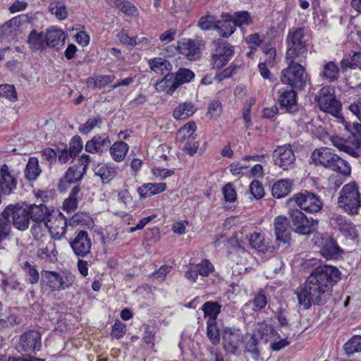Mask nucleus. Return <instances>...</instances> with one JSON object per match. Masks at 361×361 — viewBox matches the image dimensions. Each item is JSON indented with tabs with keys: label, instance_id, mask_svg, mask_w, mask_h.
Listing matches in <instances>:
<instances>
[{
	"label": "nucleus",
	"instance_id": "e433bc0d",
	"mask_svg": "<svg viewBox=\"0 0 361 361\" xmlns=\"http://www.w3.org/2000/svg\"><path fill=\"white\" fill-rule=\"evenodd\" d=\"M250 246L259 252H265L269 250L264 233L255 232L249 238Z\"/></svg>",
	"mask_w": 361,
	"mask_h": 361
},
{
	"label": "nucleus",
	"instance_id": "7ed1b4c3",
	"mask_svg": "<svg viewBox=\"0 0 361 361\" xmlns=\"http://www.w3.org/2000/svg\"><path fill=\"white\" fill-rule=\"evenodd\" d=\"M338 203L345 212L357 214L361 207V195L355 183L345 185L339 193Z\"/></svg>",
	"mask_w": 361,
	"mask_h": 361
},
{
	"label": "nucleus",
	"instance_id": "6e6552de",
	"mask_svg": "<svg viewBox=\"0 0 361 361\" xmlns=\"http://www.w3.org/2000/svg\"><path fill=\"white\" fill-rule=\"evenodd\" d=\"M275 165L284 171L291 170L295 165V156L290 145L279 146L273 152Z\"/></svg>",
	"mask_w": 361,
	"mask_h": 361
},
{
	"label": "nucleus",
	"instance_id": "cd10ccee",
	"mask_svg": "<svg viewBox=\"0 0 361 361\" xmlns=\"http://www.w3.org/2000/svg\"><path fill=\"white\" fill-rule=\"evenodd\" d=\"M340 249L336 243L331 238H323L320 248L321 255L326 259L336 258Z\"/></svg>",
	"mask_w": 361,
	"mask_h": 361
},
{
	"label": "nucleus",
	"instance_id": "c03bdc74",
	"mask_svg": "<svg viewBox=\"0 0 361 361\" xmlns=\"http://www.w3.org/2000/svg\"><path fill=\"white\" fill-rule=\"evenodd\" d=\"M221 306L216 302H206L202 306L204 317H208V319H214V321H216V317L221 312Z\"/></svg>",
	"mask_w": 361,
	"mask_h": 361
},
{
	"label": "nucleus",
	"instance_id": "9b49d317",
	"mask_svg": "<svg viewBox=\"0 0 361 361\" xmlns=\"http://www.w3.org/2000/svg\"><path fill=\"white\" fill-rule=\"evenodd\" d=\"M49 233L56 240L61 239L66 234L67 221L61 212L52 213L47 218Z\"/></svg>",
	"mask_w": 361,
	"mask_h": 361
},
{
	"label": "nucleus",
	"instance_id": "58836bf2",
	"mask_svg": "<svg viewBox=\"0 0 361 361\" xmlns=\"http://www.w3.org/2000/svg\"><path fill=\"white\" fill-rule=\"evenodd\" d=\"M108 4L112 8H118L128 16H134L137 12L136 8L128 1L108 0Z\"/></svg>",
	"mask_w": 361,
	"mask_h": 361
},
{
	"label": "nucleus",
	"instance_id": "4be33fe9",
	"mask_svg": "<svg viewBox=\"0 0 361 361\" xmlns=\"http://www.w3.org/2000/svg\"><path fill=\"white\" fill-rule=\"evenodd\" d=\"M84 173H85L80 169V167L78 166H73L69 167L64 177L61 178L59 181V190L61 192L66 190L68 185L81 180Z\"/></svg>",
	"mask_w": 361,
	"mask_h": 361
},
{
	"label": "nucleus",
	"instance_id": "f03ea898",
	"mask_svg": "<svg viewBox=\"0 0 361 361\" xmlns=\"http://www.w3.org/2000/svg\"><path fill=\"white\" fill-rule=\"evenodd\" d=\"M288 67L281 73V81L291 88L302 90L309 80L305 68L297 60L286 59Z\"/></svg>",
	"mask_w": 361,
	"mask_h": 361
},
{
	"label": "nucleus",
	"instance_id": "412c9836",
	"mask_svg": "<svg viewBox=\"0 0 361 361\" xmlns=\"http://www.w3.org/2000/svg\"><path fill=\"white\" fill-rule=\"evenodd\" d=\"M178 48L180 53L190 61H195L200 57V47L193 40L183 39L178 42Z\"/></svg>",
	"mask_w": 361,
	"mask_h": 361
},
{
	"label": "nucleus",
	"instance_id": "b1692460",
	"mask_svg": "<svg viewBox=\"0 0 361 361\" xmlns=\"http://www.w3.org/2000/svg\"><path fill=\"white\" fill-rule=\"evenodd\" d=\"M166 184L165 183H144L137 189V193L140 199L150 197L157 194L161 193L166 190Z\"/></svg>",
	"mask_w": 361,
	"mask_h": 361
},
{
	"label": "nucleus",
	"instance_id": "1a4fd4ad",
	"mask_svg": "<svg viewBox=\"0 0 361 361\" xmlns=\"http://www.w3.org/2000/svg\"><path fill=\"white\" fill-rule=\"evenodd\" d=\"M318 106L320 110L338 117L341 109V104L338 102L335 96L330 93L329 88H322L318 95Z\"/></svg>",
	"mask_w": 361,
	"mask_h": 361
},
{
	"label": "nucleus",
	"instance_id": "c9c22d12",
	"mask_svg": "<svg viewBox=\"0 0 361 361\" xmlns=\"http://www.w3.org/2000/svg\"><path fill=\"white\" fill-rule=\"evenodd\" d=\"M93 170L94 174L99 176L103 181H108L116 174V169L109 164H98Z\"/></svg>",
	"mask_w": 361,
	"mask_h": 361
},
{
	"label": "nucleus",
	"instance_id": "20e7f679",
	"mask_svg": "<svg viewBox=\"0 0 361 361\" xmlns=\"http://www.w3.org/2000/svg\"><path fill=\"white\" fill-rule=\"evenodd\" d=\"M288 49L286 59L303 62L307 57V45L304 40V32L301 28L289 32L287 37Z\"/></svg>",
	"mask_w": 361,
	"mask_h": 361
},
{
	"label": "nucleus",
	"instance_id": "c756f323",
	"mask_svg": "<svg viewBox=\"0 0 361 361\" xmlns=\"http://www.w3.org/2000/svg\"><path fill=\"white\" fill-rule=\"evenodd\" d=\"M197 108L192 102L180 104L173 112V116L176 120H185L195 114Z\"/></svg>",
	"mask_w": 361,
	"mask_h": 361
},
{
	"label": "nucleus",
	"instance_id": "5fc2aeb1",
	"mask_svg": "<svg viewBox=\"0 0 361 361\" xmlns=\"http://www.w3.org/2000/svg\"><path fill=\"white\" fill-rule=\"evenodd\" d=\"M197 26L202 30H216V20L212 16H202L198 21Z\"/></svg>",
	"mask_w": 361,
	"mask_h": 361
},
{
	"label": "nucleus",
	"instance_id": "0e129e2a",
	"mask_svg": "<svg viewBox=\"0 0 361 361\" xmlns=\"http://www.w3.org/2000/svg\"><path fill=\"white\" fill-rule=\"evenodd\" d=\"M126 331V325L121 322H117L113 326L111 334L114 338L119 339L124 336Z\"/></svg>",
	"mask_w": 361,
	"mask_h": 361
},
{
	"label": "nucleus",
	"instance_id": "5701e85b",
	"mask_svg": "<svg viewBox=\"0 0 361 361\" xmlns=\"http://www.w3.org/2000/svg\"><path fill=\"white\" fill-rule=\"evenodd\" d=\"M66 39L64 32L56 27H51L47 30L46 43L47 47H51L59 49L63 45Z\"/></svg>",
	"mask_w": 361,
	"mask_h": 361
},
{
	"label": "nucleus",
	"instance_id": "72a5a7b5",
	"mask_svg": "<svg viewBox=\"0 0 361 361\" xmlns=\"http://www.w3.org/2000/svg\"><path fill=\"white\" fill-rule=\"evenodd\" d=\"M42 170L36 157L29 159L25 169V177L28 180H35L41 174Z\"/></svg>",
	"mask_w": 361,
	"mask_h": 361
},
{
	"label": "nucleus",
	"instance_id": "49530a36",
	"mask_svg": "<svg viewBox=\"0 0 361 361\" xmlns=\"http://www.w3.org/2000/svg\"><path fill=\"white\" fill-rule=\"evenodd\" d=\"M118 202L121 207L126 211H130L135 207V204L127 190L118 192Z\"/></svg>",
	"mask_w": 361,
	"mask_h": 361
},
{
	"label": "nucleus",
	"instance_id": "680f3d73",
	"mask_svg": "<svg viewBox=\"0 0 361 361\" xmlns=\"http://www.w3.org/2000/svg\"><path fill=\"white\" fill-rule=\"evenodd\" d=\"M222 193L226 202H233L236 200L237 195L233 185L228 183L222 188Z\"/></svg>",
	"mask_w": 361,
	"mask_h": 361
},
{
	"label": "nucleus",
	"instance_id": "393cba45",
	"mask_svg": "<svg viewBox=\"0 0 361 361\" xmlns=\"http://www.w3.org/2000/svg\"><path fill=\"white\" fill-rule=\"evenodd\" d=\"M57 250L54 242L50 240L45 247L37 250V257L47 263H54L57 260Z\"/></svg>",
	"mask_w": 361,
	"mask_h": 361
},
{
	"label": "nucleus",
	"instance_id": "ddd939ff",
	"mask_svg": "<svg viewBox=\"0 0 361 361\" xmlns=\"http://www.w3.org/2000/svg\"><path fill=\"white\" fill-rule=\"evenodd\" d=\"M214 271V265L207 259H203L199 264H190L185 273L187 279L196 281L198 275L203 277L209 276Z\"/></svg>",
	"mask_w": 361,
	"mask_h": 361
},
{
	"label": "nucleus",
	"instance_id": "338daca9",
	"mask_svg": "<svg viewBox=\"0 0 361 361\" xmlns=\"http://www.w3.org/2000/svg\"><path fill=\"white\" fill-rule=\"evenodd\" d=\"M258 338L256 334L252 335L246 341V350L252 354L258 355L259 350L257 348Z\"/></svg>",
	"mask_w": 361,
	"mask_h": 361
},
{
	"label": "nucleus",
	"instance_id": "774afa93",
	"mask_svg": "<svg viewBox=\"0 0 361 361\" xmlns=\"http://www.w3.org/2000/svg\"><path fill=\"white\" fill-rule=\"evenodd\" d=\"M222 111L221 104L218 101H213L209 104L208 109V114L210 115L211 118H216L219 117Z\"/></svg>",
	"mask_w": 361,
	"mask_h": 361
},
{
	"label": "nucleus",
	"instance_id": "8fccbe9b",
	"mask_svg": "<svg viewBox=\"0 0 361 361\" xmlns=\"http://www.w3.org/2000/svg\"><path fill=\"white\" fill-rule=\"evenodd\" d=\"M0 97L6 98L11 102H16L18 95L14 85L9 84L0 85Z\"/></svg>",
	"mask_w": 361,
	"mask_h": 361
},
{
	"label": "nucleus",
	"instance_id": "2f4dec72",
	"mask_svg": "<svg viewBox=\"0 0 361 361\" xmlns=\"http://www.w3.org/2000/svg\"><path fill=\"white\" fill-rule=\"evenodd\" d=\"M292 182L289 179H281L275 183L271 189L272 195L276 198L286 196L291 191Z\"/></svg>",
	"mask_w": 361,
	"mask_h": 361
},
{
	"label": "nucleus",
	"instance_id": "bf43d9fd",
	"mask_svg": "<svg viewBox=\"0 0 361 361\" xmlns=\"http://www.w3.org/2000/svg\"><path fill=\"white\" fill-rule=\"evenodd\" d=\"M102 123V120L99 118H89L85 123L79 127V131L82 134H88L94 128L99 126Z\"/></svg>",
	"mask_w": 361,
	"mask_h": 361
},
{
	"label": "nucleus",
	"instance_id": "ea45409f",
	"mask_svg": "<svg viewBox=\"0 0 361 361\" xmlns=\"http://www.w3.org/2000/svg\"><path fill=\"white\" fill-rule=\"evenodd\" d=\"M338 75L339 68L333 61H329L324 66L323 71L321 74L324 78L330 82L336 81L338 78Z\"/></svg>",
	"mask_w": 361,
	"mask_h": 361
},
{
	"label": "nucleus",
	"instance_id": "f8f14e48",
	"mask_svg": "<svg viewBox=\"0 0 361 361\" xmlns=\"http://www.w3.org/2000/svg\"><path fill=\"white\" fill-rule=\"evenodd\" d=\"M71 247L78 257H84L90 252L92 240L85 231H80L70 243Z\"/></svg>",
	"mask_w": 361,
	"mask_h": 361
},
{
	"label": "nucleus",
	"instance_id": "4d7b16f0",
	"mask_svg": "<svg viewBox=\"0 0 361 361\" xmlns=\"http://www.w3.org/2000/svg\"><path fill=\"white\" fill-rule=\"evenodd\" d=\"M232 16L236 26L248 25L252 23V19L247 11L235 12Z\"/></svg>",
	"mask_w": 361,
	"mask_h": 361
},
{
	"label": "nucleus",
	"instance_id": "aec40b11",
	"mask_svg": "<svg viewBox=\"0 0 361 361\" xmlns=\"http://www.w3.org/2000/svg\"><path fill=\"white\" fill-rule=\"evenodd\" d=\"M297 93L291 89H283L279 91V102L287 111H295L297 109Z\"/></svg>",
	"mask_w": 361,
	"mask_h": 361
},
{
	"label": "nucleus",
	"instance_id": "f3484780",
	"mask_svg": "<svg viewBox=\"0 0 361 361\" xmlns=\"http://www.w3.org/2000/svg\"><path fill=\"white\" fill-rule=\"evenodd\" d=\"M334 151L328 147H321L314 149L311 155V158L315 165L322 166L325 168H330L332 161L336 157Z\"/></svg>",
	"mask_w": 361,
	"mask_h": 361
},
{
	"label": "nucleus",
	"instance_id": "dca6fc26",
	"mask_svg": "<svg viewBox=\"0 0 361 361\" xmlns=\"http://www.w3.org/2000/svg\"><path fill=\"white\" fill-rule=\"evenodd\" d=\"M243 340V336L238 329H225L223 332L224 349L230 353H235Z\"/></svg>",
	"mask_w": 361,
	"mask_h": 361
},
{
	"label": "nucleus",
	"instance_id": "a878e982",
	"mask_svg": "<svg viewBox=\"0 0 361 361\" xmlns=\"http://www.w3.org/2000/svg\"><path fill=\"white\" fill-rule=\"evenodd\" d=\"M27 207L28 208L27 210L30 219L34 223L47 221L49 216L52 214L48 207L43 204L27 205Z\"/></svg>",
	"mask_w": 361,
	"mask_h": 361
},
{
	"label": "nucleus",
	"instance_id": "13d9d810",
	"mask_svg": "<svg viewBox=\"0 0 361 361\" xmlns=\"http://www.w3.org/2000/svg\"><path fill=\"white\" fill-rule=\"evenodd\" d=\"M60 290L70 288L75 281V276L70 272L59 273Z\"/></svg>",
	"mask_w": 361,
	"mask_h": 361
},
{
	"label": "nucleus",
	"instance_id": "4c0bfd02",
	"mask_svg": "<svg viewBox=\"0 0 361 361\" xmlns=\"http://www.w3.org/2000/svg\"><path fill=\"white\" fill-rule=\"evenodd\" d=\"M42 276L43 281L49 291L60 290L58 272L44 271Z\"/></svg>",
	"mask_w": 361,
	"mask_h": 361
},
{
	"label": "nucleus",
	"instance_id": "de8ad7c7",
	"mask_svg": "<svg viewBox=\"0 0 361 361\" xmlns=\"http://www.w3.org/2000/svg\"><path fill=\"white\" fill-rule=\"evenodd\" d=\"M207 335L212 344L216 345L219 343L220 334L216 326V321H214V319H207Z\"/></svg>",
	"mask_w": 361,
	"mask_h": 361
},
{
	"label": "nucleus",
	"instance_id": "6ab92c4d",
	"mask_svg": "<svg viewBox=\"0 0 361 361\" xmlns=\"http://www.w3.org/2000/svg\"><path fill=\"white\" fill-rule=\"evenodd\" d=\"M221 20H216V28L219 35L223 37L231 36L235 30V23L232 14L222 13Z\"/></svg>",
	"mask_w": 361,
	"mask_h": 361
},
{
	"label": "nucleus",
	"instance_id": "7c9ffc66",
	"mask_svg": "<svg viewBox=\"0 0 361 361\" xmlns=\"http://www.w3.org/2000/svg\"><path fill=\"white\" fill-rule=\"evenodd\" d=\"M177 88L178 86L173 74H166L162 80L156 83L157 90L165 92L168 94H172Z\"/></svg>",
	"mask_w": 361,
	"mask_h": 361
},
{
	"label": "nucleus",
	"instance_id": "603ef678",
	"mask_svg": "<svg viewBox=\"0 0 361 361\" xmlns=\"http://www.w3.org/2000/svg\"><path fill=\"white\" fill-rule=\"evenodd\" d=\"M194 76V73L189 69L180 68L176 75H174V79L177 82L179 87L181 85L189 82Z\"/></svg>",
	"mask_w": 361,
	"mask_h": 361
},
{
	"label": "nucleus",
	"instance_id": "9d476101",
	"mask_svg": "<svg viewBox=\"0 0 361 361\" xmlns=\"http://www.w3.org/2000/svg\"><path fill=\"white\" fill-rule=\"evenodd\" d=\"M233 47L226 42H219L212 54L211 65L213 68H221L226 66L233 55Z\"/></svg>",
	"mask_w": 361,
	"mask_h": 361
},
{
	"label": "nucleus",
	"instance_id": "e2e57ef3",
	"mask_svg": "<svg viewBox=\"0 0 361 361\" xmlns=\"http://www.w3.org/2000/svg\"><path fill=\"white\" fill-rule=\"evenodd\" d=\"M11 224L2 214L0 216V242L5 239L10 232Z\"/></svg>",
	"mask_w": 361,
	"mask_h": 361
},
{
	"label": "nucleus",
	"instance_id": "052dcab7",
	"mask_svg": "<svg viewBox=\"0 0 361 361\" xmlns=\"http://www.w3.org/2000/svg\"><path fill=\"white\" fill-rule=\"evenodd\" d=\"M250 194L257 200L261 199L264 195L262 184L259 180H253L250 185Z\"/></svg>",
	"mask_w": 361,
	"mask_h": 361
},
{
	"label": "nucleus",
	"instance_id": "f257e3e1",
	"mask_svg": "<svg viewBox=\"0 0 361 361\" xmlns=\"http://www.w3.org/2000/svg\"><path fill=\"white\" fill-rule=\"evenodd\" d=\"M340 279L341 272L336 267L326 264L316 267L307 279L305 287L296 291L300 306L307 310L312 303L321 305L326 302L333 286Z\"/></svg>",
	"mask_w": 361,
	"mask_h": 361
},
{
	"label": "nucleus",
	"instance_id": "39448f33",
	"mask_svg": "<svg viewBox=\"0 0 361 361\" xmlns=\"http://www.w3.org/2000/svg\"><path fill=\"white\" fill-rule=\"evenodd\" d=\"M27 209V205L9 204L4 209L2 215L16 229L25 231L28 228L30 222V216Z\"/></svg>",
	"mask_w": 361,
	"mask_h": 361
},
{
	"label": "nucleus",
	"instance_id": "c85d7f7f",
	"mask_svg": "<svg viewBox=\"0 0 361 361\" xmlns=\"http://www.w3.org/2000/svg\"><path fill=\"white\" fill-rule=\"evenodd\" d=\"M27 42L30 49L33 51H41L47 47L46 36L43 32H37L35 30L30 32Z\"/></svg>",
	"mask_w": 361,
	"mask_h": 361
},
{
	"label": "nucleus",
	"instance_id": "09e8293b",
	"mask_svg": "<svg viewBox=\"0 0 361 361\" xmlns=\"http://www.w3.org/2000/svg\"><path fill=\"white\" fill-rule=\"evenodd\" d=\"M344 350L348 355L361 352V336H353L344 345Z\"/></svg>",
	"mask_w": 361,
	"mask_h": 361
},
{
	"label": "nucleus",
	"instance_id": "f704fd0d",
	"mask_svg": "<svg viewBox=\"0 0 361 361\" xmlns=\"http://www.w3.org/2000/svg\"><path fill=\"white\" fill-rule=\"evenodd\" d=\"M149 64L150 68L156 72L157 73H159L161 75H166L170 74L169 72L172 69V65L171 63L164 59L161 58H155L149 60Z\"/></svg>",
	"mask_w": 361,
	"mask_h": 361
},
{
	"label": "nucleus",
	"instance_id": "bb28decb",
	"mask_svg": "<svg viewBox=\"0 0 361 361\" xmlns=\"http://www.w3.org/2000/svg\"><path fill=\"white\" fill-rule=\"evenodd\" d=\"M110 140L105 135H95L85 145V150L90 153L101 152L104 147L109 146Z\"/></svg>",
	"mask_w": 361,
	"mask_h": 361
},
{
	"label": "nucleus",
	"instance_id": "37998d69",
	"mask_svg": "<svg viewBox=\"0 0 361 361\" xmlns=\"http://www.w3.org/2000/svg\"><path fill=\"white\" fill-rule=\"evenodd\" d=\"M334 159L335 161H332L330 169L344 176H349L351 173V167L345 160L341 159L337 154H336Z\"/></svg>",
	"mask_w": 361,
	"mask_h": 361
},
{
	"label": "nucleus",
	"instance_id": "6e6d98bb",
	"mask_svg": "<svg viewBox=\"0 0 361 361\" xmlns=\"http://www.w3.org/2000/svg\"><path fill=\"white\" fill-rule=\"evenodd\" d=\"M24 269H25L27 281L31 284H35L39 281V275L37 269L30 262L24 263Z\"/></svg>",
	"mask_w": 361,
	"mask_h": 361
},
{
	"label": "nucleus",
	"instance_id": "a211bd4d",
	"mask_svg": "<svg viewBox=\"0 0 361 361\" xmlns=\"http://www.w3.org/2000/svg\"><path fill=\"white\" fill-rule=\"evenodd\" d=\"M274 233L278 241L283 243H289L290 233L289 229V221L287 217L279 216L274 221Z\"/></svg>",
	"mask_w": 361,
	"mask_h": 361
},
{
	"label": "nucleus",
	"instance_id": "a18cd8bd",
	"mask_svg": "<svg viewBox=\"0 0 361 361\" xmlns=\"http://www.w3.org/2000/svg\"><path fill=\"white\" fill-rule=\"evenodd\" d=\"M47 220L44 221L35 222L32 228L31 233L33 238L39 240L45 237L49 233V226Z\"/></svg>",
	"mask_w": 361,
	"mask_h": 361
},
{
	"label": "nucleus",
	"instance_id": "473e14b6",
	"mask_svg": "<svg viewBox=\"0 0 361 361\" xmlns=\"http://www.w3.org/2000/svg\"><path fill=\"white\" fill-rule=\"evenodd\" d=\"M128 149L129 147L127 143L123 141H118L112 145L109 152L114 161L120 162L124 160Z\"/></svg>",
	"mask_w": 361,
	"mask_h": 361
},
{
	"label": "nucleus",
	"instance_id": "4468645a",
	"mask_svg": "<svg viewBox=\"0 0 361 361\" xmlns=\"http://www.w3.org/2000/svg\"><path fill=\"white\" fill-rule=\"evenodd\" d=\"M353 135L354 137L352 141L353 146L347 145L346 141L338 136H331L329 139L332 145L340 151L345 152L353 157H358L360 154L357 149L361 148V137L355 132L353 133Z\"/></svg>",
	"mask_w": 361,
	"mask_h": 361
},
{
	"label": "nucleus",
	"instance_id": "2eb2a0df",
	"mask_svg": "<svg viewBox=\"0 0 361 361\" xmlns=\"http://www.w3.org/2000/svg\"><path fill=\"white\" fill-rule=\"evenodd\" d=\"M20 346L24 352L31 353L39 350L41 335L37 331H30L23 334L20 338Z\"/></svg>",
	"mask_w": 361,
	"mask_h": 361
},
{
	"label": "nucleus",
	"instance_id": "3c124183",
	"mask_svg": "<svg viewBox=\"0 0 361 361\" xmlns=\"http://www.w3.org/2000/svg\"><path fill=\"white\" fill-rule=\"evenodd\" d=\"M341 68L345 70L348 68H355L356 66H361V53H354L350 58L343 59L341 61Z\"/></svg>",
	"mask_w": 361,
	"mask_h": 361
},
{
	"label": "nucleus",
	"instance_id": "423d86ee",
	"mask_svg": "<svg viewBox=\"0 0 361 361\" xmlns=\"http://www.w3.org/2000/svg\"><path fill=\"white\" fill-rule=\"evenodd\" d=\"M290 218V228L298 234L307 235L315 231L317 228L318 221L307 217L301 210H292Z\"/></svg>",
	"mask_w": 361,
	"mask_h": 361
},
{
	"label": "nucleus",
	"instance_id": "0eeeda50",
	"mask_svg": "<svg viewBox=\"0 0 361 361\" xmlns=\"http://www.w3.org/2000/svg\"><path fill=\"white\" fill-rule=\"evenodd\" d=\"M291 201L297 204L299 210H304L308 213H317L323 207L322 200L314 193L307 190L295 194Z\"/></svg>",
	"mask_w": 361,
	"mask_h": 361
},
{
	"label": "nucleus",
	"instance_id": "864d4df0",
	"mask_svg": "<svg viewBox=\"0 0 361 361\" xmlns=\"http://www.w3.org/2000/svg\"><path fill=\"white\" fill-rule=\"evenodd\" d=\"M196 130V124L193 121H190L180 128L178 133V138L181 141L190 137Z\"/></svg>",
	"mask_w": 361,
	"mask_h": 361
},
{
	"label": "nucleus",
	"instance_id": "79ce46f5",
	"mask_svg": "<svg viewBox=\"0 0 361 361\" xmlns=\"http://www.w3.org/2000/svg\"><path fill=\"white\" fill-rule=\"evenodd\" d=\"M338 221L339 231L343 235L349 239H355L357 237V231L352 222L343 219H338Z\"/></svg>",
	"mask_w": 361,
	"mask_h": 361
},
{
	"label": "nucleus",
	"instance_id": "69168bd1",
	"mask_svg": "<svg viewBox=\"0 0 361 361\" xmlns=\"http://www.w3.org/2000/svg\"><path fill=\"white\" fill-rule=\"evenodd\" d=\"M82 145L81 138L78 136H75L71 139L70 142L71 155L76 156L82 149Z\"/></svg>",
	"mask_w": 361,
	"mask_h": 361
},
{
	"label": "nucleus",
	"instance_id": "a19ab883",
	"mask_svg": "<svg viewBox=\"0 0 361 361\" xmlns=\"http://www.w3.org/2000/svg\"><path fill=\"white\" fill-rule=\"evenodd\" d=\"M49 10L59 20H61L67 18V8L64 2L61 1H51L49 6Z\"/></svg>",
	"mask_w": 361,
	"mask_h": 361
}]
</instances>
